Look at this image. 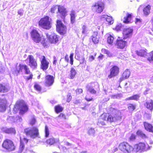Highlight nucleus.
Returning <instances> with one entry per match:
<instances>
[{
  "label": "nucleus",
  "instance_id": "13d9d810",
  "mask_svg": "<svg viewBox=\"0 0 153 153\" xmlns=\"http://www.w3.org/2000/svg\"><path fill=\"white\" fill-rule=\"evenodd\" d=\"M30 74V75L29 76H27L26 78V80H29L30 79H32L33 77V75L32 73H30V74Z\"/></svg>",
  "mask_w": 153,
  "mask_h": 153
},
{
  "label": "nucleus",
  "instance_id": "4d7b16f0",
  "mask_svg": "<svg viewBox=\"0 0 153 153\" xmlns=\"http://www.w3.org/2000/svg\"><path fill=\"white\" fill-rule=\"evenodd\" d=\"M36 122V120L33 117L31 120L30 122V123L31 125H33Z\"/></svg>",
  "mask_w": 153,
  "mask_h": 153
},
{
  "label": "nucleus",
  "instance_id": "0eeeda50",
  "mask_svg": "<svg viewBox=\"0 0 153 153\" xmlns=\"http://www.w3.org/2000/svg\"><path fill=\"white\" fill-rule=\"evenodd\" d=\"M104 8V4L101 2L95 3L92 6V10L97 13L102 12Z\"/></svg>",
  "mask_w": 153,
  "mask_h": 153
},
{
  "label": "nucleus",
  "instance_id": "864d4df0",
  "mask_svg": "<svg viewBox=\"0 0 153 153\" xmlns=\"http://www.w3.org/2000/svg\"><path fill=\"white\" fill-rule=\"evenodd\" d=\"M80 61V64H82L84 63L85 62V58L82 56V59H80V60H79Z\"/></svg>",
  "mask_w": 153,
  "mask_h": 153
},
{
  "label": "nucleus",
  "instance_id": "72a5a7b5",
  "mask_svg": "<svg viewBox=\"0 0 153 153\" xmlns=\"http://www.w3.org/2000/svg\"><path fill=\"white\" fill-rule=\"evenodd\" d=\"M86 89L87 91H89L90 93L91 94H96V91L94 90L93 88L89 85H88L87 86Z\"/></svg>",
  "mask_w": 153,
  "mask_h": 153
},
{
  "label": "nucleus",
  "instance_id": "393cba45",
  "mask_svg": "<svg viewBox=\"0 0 153 153\" xmlns=\"http://www.w3.org/2000/svg\"><path fill=\"white\" fill-rule=\"evenodd\" d=\"M97 35L98 33L97 32H94L92 36V41L95 44L98 43L99 42V36Z\"/></svg>",
  "mask_w": 153,
  "mask_h": 153
},
{
  "label": "nucleus",
  "instance_id": "bb28decb",
  "mask_svg": "<svg viewBox=\"0 0 153 153\" xmlns=\"http://www.w3.org/2000/svg\"><path fill=\"white\" fill-rule=\"evenodd\" d=\"M146 49L141 50L139 51H137L136 53L137 55L145 57L147 53Z\"/></svg>",
  "mask_w": 153,
  "mask_h": 153
},
{
  "label": "nucleus",
  "instance_id": "c03bdc74",
  "mask_svg": "<svg viewBox=\"0 0 153 153\" xmlns=\"http://www.w3.org/2000/svg\"><path fill=\"white\" fill-rule=\"evenodd\" d=\"M82 34H86L87 31V29L86 26L85 25H83L82 28Z\"/></svg>",
  "mask_w": 153,
  "mask_h": 153
},
{
  "label": "nucleus",
  "instance_id": "f257e3e1",
  "mask_svg": "<svg viewBox=\"0 0 153 153\" xmlns=\"http://www.w3.org/2000/svg\"><path fill=\"white\" fill-rule=\"evenodd\" d=\"M121 118V113L118 111H116L115 113L113 115L105 113L101 115L98 119L97 124L99 126L104 125L106 121L112 122L119 120Z\"/></svg>",
  "mask_w": 153,
  "mask_h": 153
},
{
  "label": "nucleus",
  "instance_id": "5701e85b",
  "mask_svg": "<svg viewBox=\"0 0 153 153\" xmlns=\"http://www.w3.org/2000/svg\"><path fill=\"white\" fill-rule=\"evenodd\" d=\"M101 19H105L108 22V23L110 25L113 24L114 22V20L112 19V18L107 15H102L101 17Z\"/></svg>",
  "mask_w": 153,
  "mask_h": 153
},
{
  "label": "nucleus",
  "instance_id": "6e6d98bb",
  "mask_svg": "<svg viewBox=\"0 0 153 153\" xmlns=\"http://www.w3.org/2000/svg\"><path fill=\"white\" fill-rule=\"evenodd\" d=\"M53 65H56V63H57V59L56 57L55 56H53Z\"/></svg>",
  "mask_w": 153,
  "mask_h": 153
},
{
  "label": "nucleus",
  "instance_id": "1a4fd4ad",
  "mask_svg": "<svg viewBox=\"0 0 153 153\" xmlns=\"http://www.w3.org/2000/svg\"><path fill=\"white\" fill-rule=\"evenodd\" d=\"M56 27L57 31L61 34L64 35L66 31V27L61 21H57Z\"/></svg>",
  "mask_w": 153,
  "mask_h": 153
},
{
  "label": "nucleus",
  "instance_id": "338daca9",
  "mask_svg": "<svg viewBox=\"0 0 153 153\" xmlns=\"http://www.w3.org/2000/svg\"><path fill=\"white\" fill-rule=\"evenodd\" d=\"M80 102V100H76L74 101V103L75 104H78Z\"/></svg>",
  "mask_w": 153,
  "mask_h": 153
},
{
  "label": "nucleus",
  "instance_id": "cd10ccee",
  "mask_svg": "<svg viewBox=\"0 0 153 153\" xmlns=\"http://www.w3.org/2000/svg\"><path fill=\"white\" fill-rule=\"evenodd\" d=\"M146 108L152 111L153 109V102L152 100L146 102L145 104Z\"/></svg>",
  "mask_w": 153,
  "mask_h": 153
},
{
  "label": "nucleus",
  "instance_id": "f3484780",
  "mask_svg": "<svg viewBox=\"0 0 153 153\" xmlns=\"http://www.w3.org/2000/svg\"><path fill=\"white\" fill-rule=\"evenodd\" d=\"M123 33V39H125L131 36L132 34L133 30L130 28H125L124 30Z\"/></svg>",
  "mask_w": 153,
  "mask_h": 153
},
{
  "label": "nucleus",
  "instance_id": "5fc2aeb1",
  "mask_svg": "<svg viewBox=\"0 0 153 153\" xmlns=\"http://www.w3.org/2000/svg\"><path fill=\"white\" fill-rule=\"evenodd\" d=\"M72 98V97L70 94H68L67 96V101L69 102L71 100Z\"/></svg>",
  "mask_w": 153,
  "mask_h": 153
},
{
  "label": "nucleus",
  "instance_id": "49530a36",
  "mask_svg": "<svg viewBox=\"0 0 153 153\" xmlns=\"http://www.w3.org/2000/svg\"><path fill=\"white\" fill-rule=\"evenodd\" d=\"M58 5H56L55 6L53 7L51 9V12L52 13H55V11L58 9Z\"/></svg>",
  "mask_w": 153,
  "mask_h": 153
},
{
  "label": "nucleus",
  "instance_id": "052dcab7",
  "mask_svg": "<svg viewBox=\"0 0 153 153\" xmlns=\"http://www.w3.org/2000/svg\"><path fill=\"white\" fill-rule=\"evenodd\" d=\"M23 10L20 9L18 10V14L20 15L21 16H22L23 15L22 12Z\"/></svg>",
  "mask_w": 153,
  "mask_h": 153
},
{
  "label": "nucleus",
  "instance_id": "09e8293b",
  "mask_svg": "<svg viewBox=\"0 0 153 153\" xmlns=\"http://www.w3.org/2000/svg\"><path fill=\"white\" fill-rule=\"evenodd\" d=\"M34 87L36 90L38 91H40L41 90V87L38 84H36L35 85Z\"/></svg>",
  "mask_w": 153,
  "mask_h": 153
},
{
  "label": "nucleus",
  "instance_id": "a878e982",
  "mask_svg": "<svg viewBox=\"0 0 153 153\" xmlns=\"http://www.w3.org/2000/svg\"><path fill=\"white\" fill-rule=\"evenodd\" d=\"M144 125L145 129L146 130L149 132H152V131H153V127L151 125L145 122L144 123Z\"/></svg>",
  "mask_w": 153,
  "mask_h": 153
},
{
  "label": "nucleus",
  "instance_id": "9d476101",
  "mask_svg": "<svg viewBox=\"0 0 153 153\" xmlns=\"http://www.w3.org/2000/svg\"><path fill=\"white\" fill-rule=\"evenodd\" d=\"M39 58L41 62V68L43 71L46 70L48 68L49 62L44 56H39Z\"/></svg>",
  "mask_w": 153,
  "mask_h": 153
},
{
  "label": "nucleus",
  "instance_id": "ddd939ff",
  "mask_svg": "<svg viewBox=\"0 0 153 153\" xmlns=\"http://www.w3.org/2000/svg\"><path fill=\"white\" fill-rule=\"evenodd\" d=\"M110 74L108 75L109 78L117 75L119 72V68L117 66H114L111 68L110 70Z\"/></svg>",
  "mask_w": 153,
  "mask_h": 153
},
{
  "label": "nucleus",
  "instance_id": "774afa93",
  "mask_svg": "<svg viewBox=\"0 0 153 153\" xmlns=\"http://www.w3.org/2000/svg\"><path fill=\"white\" fill-rule=\"evenodd\" d=\"M76 92H79V93H81L82 92V89H78L76 90Z\"/></svg>",
  "mask_w": 153,
  "mask_h": 153
},
{
  "label": "nucleus",
  "instance_id": "4468645a",
  "mask_svg": "<svg viewBox=\"0 0 153 153\" xmlns=\"http://www.w3.org/2000/svg\"><path fill=\"white\" fill-rule=\"evenodd\" d=\"M58 11L62 19H64L67 15V12L66 8L63 6L58 5Z\"/></svg>",
  "mask_w": 153,
  "mask_h": 153
},
{
  "label": "nucleus",
  "instance_id": "b1692460",
  "mask_svg": "<svg viewBox=\"0 0 153 153\" xmlns=\"http://www.w3.org/2000/svg\"><path fill=\"white\" fill-rule=\"evenodd\" d=\"M130 75V72L128 69L126 70L123 74L122 76L120 79V82L128 78Z\"/></svg>",
  "mask_w": 153,
  "mask_h": 153
},
{
  "label": "nucleus",
  "instance_id": "a211bd4d",
  "mask_svg": "<svg viewBox=\"0 0 153 153\" xmlns=\"http://www.w3.org/2000/svg\"><path fill=\"white\" fill-rule=\"evenodd\" d=\"M46 35L51 43H56L58 41V37L54 33L48 36V33H46Z\"/></svg>",
  "mask_w": 153,
  "mask_h": 153
},
{
  "label": "nucleus",
  "instance_id": "69168bd1",
  "mask_svg": "<svg viewBox=\"0 0 153 153\" xmlns=\"http://www.w3.org/2000/svg\"><path fill=\"white\" fill-rule=\"evenodd\" d=\"M134 100V96H133L131 97L127 98L126 99V100Z\"/></svg>",
  "mask_w": 153,
  "mask_h": 153
},
{
  "label": "nucleus",
  "instance_id": "9b49d317",
  "mask_svg": "<svg viewBox=\"0 0 153 153\" xmlns=\"http://www.w3.org/2000/svg\"><path fill=\"white\" fill-rule=\"evenodd\" d=\"M27 58L29 59V65L33 69L37 68V64L36 61L34 59L33 56L30 55L28 56Z\"/></svg>",
  "mask_w": 153,
  "mask_h": 153
},
{
  "label": "nucleus",
  "instance_id": "603ef678",
  "mask_svg": "<svg viewBox=\"0 0 153 153\" xmlns=\"http://www.w3.org/2000/svg\"><path fill=\"white\" fill-rule=\"evenodd\" d=\"M102 53H104L108 55L109 53V51L108 50L104 48H103L102 49Z\"/></svg>",
  "mask_w": 153,
  "mask_h": 153
},
{
  "label": "nucleus",
  "instance_id": "c756f323",
  "mask_svg": "<svg viewBox=\"0 0 153 153\" xmlns=\"http://www.w3.org/2000/svg\"><path fill=\"white\" fill-rule=\"evenodd\" d=\"M75 12L74 10H72L70 12L71 21L72 24H73L75 22Z\"/></svg>",
  "mask_w": 153,
  "mask_h": 153
},
{
  "label": "nucleus",
  "instance_id": "0e129e2a",
  "mask_svg": "<svg viewBox=\"0 0 153 153\" xmlns=\"http://www.w3.org/2000/svg\"><path fill=\"white\" fill-rule=\"evenodd\" d=\"M94 59V57L93 56H91L89 57V60L90 61H92Z\"/></svg>",
  "mask_w": 153,
  "mask_h": 153
},
{
  "label": "nucleus",
  "instance_id": "4c0bfd02",
  "mask_svg": "<svg viewBox=\"0 0 153 153\" xmlns=\"http://www.w3.org/2000/svg\"><path fill=\"white\" fill-rule=\"evenodd\" d=\"M113 37L111 36V35H110L108 37L107 42L109 44H111L113 43Z\"/></svg>",
  "mask_w": 153,
  "mask_h": 153
},
{
  "label": "nucleus",
  "instance_id": "3c124183",
  "mask_svg": "<svg viewBox=\"0 0 153 153\" xmlns=\"http://www.w3.org/2000/svg\"><path fill=\"white\" fill-rule=\"evenodd\" d=\"M6 68L4 67L0 66V72L1 73H4L6 70Z\"/></svg>",
  "mask_w": 153,
  "mask_h": 153
},
{
  "label": "nucleus",
  "instance_id": "79ce46f5",
  "mask_svg": "<svg viewBox=\"0 0 153 153\" xmlns=\"http://www.w3.org/2000/svg\"><path fill=\"white\" fill-rule=\"evenodd\" d=\"M123 29V26L121 24H118L116 27V29L117 31L121 30Z\"/></svg>",
  "mask_w": 153,
  "mask_h": 153
},
{
  "label": "nucleus",
  "instance_id": "a18cd8bd",
  "mask_svg": "<svg viewBox=\"0 0 153 153\" xmlns=\"http://www.w3.org/2000/svg\"><path fill=\"white\" fill-rule=\"evenodd\" d=\"M149 54L150 56L147 59L151 62L153 61V51L150 53Z\"/></svg>",
  "mask_w": 153,
  "mask_h": 153
},
{
  "label": "nucleus",
  "instance_id": "bf43d9fd",
  "mask_svg": "<svg viewBox=\"0 0 153 153\" xmlns=\"http://www.w3.org/2000/svg\"><path fill=\"white\" fill-rule=\"evenodd\" d=\"M140 97L139 94L134 95V100H139Z\"/></svg>",
  "mask_w": 153,
  "mask_h": 153
},
{
  "label": "nucleus",
  "instance_id": "20e7f679",
  "mask_svg": "<svg viewBox=\"0 0 153 153\" xmlns=\"http://www.w3.org/2000/svg\"><path fill=\"white\" fill-rule=\"evenodd\" d=\"M39 24L40 26L45 29L49 30L51 27V23L48 16L41 19L39 22Z\"/></svg>",
  "mask_w": 153,
  "mask_h": 153
},
{
  "label": "nucleus",
  "instance_id": "8fccbe9b",
  "mask_svg": "<svg viewBox=\"0 0 153 153\" xmlns=\"http://www.w3.org/2000/svg\"><path fill=\"white\" fill-rule=\"evenodd\" d=\"M120 95L119 94H116L115 95H113L111 96V98L113 99L117 98L120 97Z\"/></svg>",
  "mask_w": 153,
  "mask_h": 153
},
{
  "label": "nucleus",
  "instance_id": "6ab92c4d",
  "mask_svg": "<svg viewBox=\"0 0 153 153\" xmlns=\"http://www.w3.org/2000/svg\"><path fill=\"white\" fill-rule=\"evenodd\" d=\"M45 83L46 85L49 86L51 85L54 81L53 77L50 75H48L45 77Z\"/></svg>",
  "mask_w": 153,
  "mask_h": 153
},
{
  "label": "nucleus",
  "instance_id": "f704fd0d",
  "mask_svg": "<svg viewBox=\"0 0 153 153\" xmlns=\"http://www.w3.org/2000/svg\"><path fill=\"white\" fill-rule=\"evenodd\" d=\"M23 65L20 64L18 66L16 67V72L17 75L19 74L20 72L22 71Z\"/></svg>",
  "mask_w": 153,
  "mask_h": 153
},
{
  "label": "nucleus",
  "instance_id": "7ed1b4c3",
  "mask_svg": "<svg viewBox=\"0 0 153 153\" xmlns=\"http://www.w3.org/2000/svg\"><path fill=\"white\" fill-rule=\"evenodd\" d=\"M24 132L27 136L33 139L38 137L39 135L38 129L36 127L26 128L25 129Z\"/></svg>",
  "mask_w": 153,
  "mask_h": 153
},
{
  "label": "nucleus",
  "instance_id": "de8ad7c7",
  "mask_svg": "<svg viewBox=\"0 0 153 153\" xmlns=\"http://www.w3.org/2000/svg\"><path fill=\"white\" fill-rule=\"evenodd\" d=\"M128 108L130 111H133L134 110V106L132 104H128Z\"/></svg>",
  "mask_w": 153,
  "mask_h": 153
},
{
  "label": "nucleus",
  "instance_id": "dca6fc26",
  "mask_svg": "<svg viewBox=\"0 0 153 153\" xmlns=\"http://www.w3.org/2000/svg\"><path fill=\"white\" fill-rule=\"evenodd\" d=\"M145 149V145L144 143H140L134 145V152H140Z\"/></svg>",
  "mask_w": 153,
  "mask_h": 153
},
{
  "label": "nucleus",
  "instance_id": "2eb2a0df",
  "mask_svg": "<svg viewBox=\"0 0 153 153\" xmlns=\"http://www.w3.org/2000/svg\"><path fill=\"white\" fill-rule=\"evenodd\" d=\"M118 39H117V40L115 45L117 48L123 49L126 45L127 42L125 40H123V39H120L119 37L118 38Z\"/></svg>",
  "mask_w": 153,
  "mask_h": 153
},
{
  "label": "nucleus",
  "instance_id": "a19ab883",
  "mask_svg": "<svg viewBox=\"0 0 153 153\" xmlns=\"http://www.w3.org/2000/svg\"><path fill=\"white\" fill-rule=\"evenodd\" d=\"M45 137H48L49 134V131L48 127L46 125L45 126Z\"/></svg>",
  "mask_w": 153,
  "mask_h": 153
},
{
  "label": "nucleus",
  "instance_id": "423d86ee",
  "mask_svg": "<svg viewBox=\"0 0 153 153\" xmlns=\"http://www.w3.org/2000/svg\"><path fill=\"white\" fill-rule=\"evenodd\" d=\"M119 148L122 151L125 153H130L133 150V148L127 143H122L119 146Z\"/></svg>",
  "mask_w": 153,
  "mask_h": 153
},
{
  "label": "nucleus",
  "instance_id": "680f3d73",
  "mask_svg": "<svg viewBox=\"0 0 153 153\" xmlns=\"http://www.w3.org/2000/svg\"><path fill=\"white\" fill-rule=\"evenodd\" d=\"M130 141H133L134 140V135L132 134L129 138Z\"/></svg>",
  "mask_w": 153,
  "mask_h": 153
},
{
  "label": "nucleus",
  "instance_id": "e433bc0d",
  "mask_svg": "<svg viewBox=\"0 0 153 153\" xmlns=\"http://www.w3.org/2000/svg\"><path fill=\"white\" fill-rule=\"evenodd\" d=\"M23 69L25 70V74H29L31 73H30L29 68L26 65H23Z\"/></svg>",
  "mask_w": 153,
  "mask_h": 153
},
{
  "label": "nucleus",
  "instance_id": "58836bf2",
  "mask_svg": "<svg viewBox=\"0 0 153 153\" xmlns=\"http://www.w3.org/2000/svg\"><path fill=\"white\" fill-rule=\"evenodd\" d=\"M137 135L143 138H146V135L140 131H138L137 132Z\"/></svg>",
  "mask_w": 153,
  "mask_h": 153
},
{
  "label": "nucleus",
  "instance_id": "7c9ffc66",
  "mask_svg": "<svg viewBox=\"0 0 153 153\" xmlns=\"http://www.w3.org/2000/svg\"><path fill=\"white\" fill-rule=\"evenodd\" d=\"M151 6L149 5L145 7L143 9L144 14L146 16L149 15L150 13Z\"/></svg>",
  "mask_w": 153,
  "mask_h": 153
},
{
  "label": "nucleus",
  "instance_id": "37998d69",
  "mask_svg": "<svg viewBox=\"0 0 153 153\" xmlns=\"http://www.w3.org/2000/svg\"><path fill=\"white\" fill-rule=\"evenodd\" d=\"M135 23L138 25L137 27H140L141 24V20L140 19L136 18Z\"/></svg>",
  "mask_w": 153,
  "mask_h": 153
},
{
  "label": "nucleus",
  "instance_id": "c85d7f7f",
  "mask_svg": "<svg viewBox=\"0 0 153 153\" xmlns=\"http://www.w3.org/2000/svg\"><path fill=\"white\" fill-rule=\"evenodd\" d=\"M59 141L58 139H56L55 140L53 138H50L46 141V143L50 145L53 144L54 143H56Z\"/></svg>",
  "mask_w": 153,
  "mask_h": 153
},
{
  "label": "nucleus",
  "instance_id": "412c9836",
  "mask_svg": "<svg viewBox=\"0 0 153 153\" xmlns=\"http://www.w3.org/2000/svg\"><path fill=\"white\" fill-rule=\"evenodd\" d=\"M2 131L7 134H15L16 131L14 128H8L7 127H3L1 128Z\"/></svg>",
  "mask_w": 153,
  "mask_h": 153
},
{
  "label": "nucleus",
  "instance_id": "f8f14e48",
  "mask_svg": "<svg viewBox=\"0 0 153 153\" xmlns=\"http://www.w3.org/2000/svg\"><path fill=\"white\" fill-rule=\"evenodd\" d=\"M123 22L126 24H128L133 22L131 14L128 12H124L123 14Z\"/></svg>",
  "mask_w": 153,
  "mask_h": 153
},
{
  "label": "nucleus",
  "instance_id": "f03ea898",
  "mask_svg": "<svg viewBox=\"0 0 153 153\" xmlns=\"http://www.w3.org/2000/svg\"><path fill=\"white\" fill-rule=\"evenodd\" d=\"M20 110V113L21 114H24L26 112L28 108L23 101H18L14 106L13 111L15 113H16L18 111Z\"/></svg>",
  "mask_w": 153,
  "mask_h": 153
},
{
  "label": "nucleus",
  "instance_id": "6e6552de",
  "mask_svg": "<svg viewBox=\"0 0 153 153\" xmlns=\"http://www.w3.org/2000/svg\"><path fill=\"white\" fill-rule=\"evenodd\" d=\"M2 146L4 148L8 151H13L15 148L13 142L8 139H7L4 141Z\"/></svg>",
  "mask_w": 153,
  "mask_h": 153
},
{
  "label": "nucleus",
  "instance_id": "39448f33",
  "mask_svg": "<svg viewBox=\"0 0 153 153\" xmlns=\"http://www.w3.org/2000/svg\"><path fill=\"white\" fill-rule=\"evenodd\" d=\"M31 37L33 41L36 43L41 42L42 43H45V39L41 37L38 31L35 30H33L31 32Z\"/></svg>",
  "mask_w": 153,
  "mask_h": 153
},
{
  "label": "nucleus",
  "instance_id": "e2e57ef3",
  "mask_svg": "<svg viewBox=\"0 0 153 153\" xmlns=\"http://www.w3.org/2000/svg\"><path fill=\"white\" fill-rule=\"evenodd\" d=\"M16 119L17 121L18 120L19 122H21L22 120V118L19 116L16 117Z\"/></svg>",
  "mask_w": 153,
  "mask_h": 153
},
{
  "label": "nucleus",
  "instance_id": "473e14b6",
  "mask_svg": "<svg viewBox=\"0 0 153 153\" xmlns=\"http://www.w3.org/2000/svg\"><path fill=\"white\" fill-rule=\"evenodd\" d=\"M8 91V89L7 87L3 85L2 84H0V92H6Z\"/></svg>",
  "mask_w": 153,
  "mask_h": 153
},
{
  "label": "nucleus",
  "instance_id": "4be33fe9",
  "mask_svg": "<svg viewBox=\"0 0 153 153\" xmlns=\"http://www.w3.org/2000/svg\"><path fill=\"white\" fill-rule=\"evenodd\" d=\"M28 142V140L25 138H23V141H22L21 139L20 147L19 151V153H21L24 149L25 147L24 143H27Z\"/></svg>",
  "mask_w": 153,
  "mask_h": 153
},
{
  "label": "nucleus",
  "instance_id": "2f4dec72",
  "mask_svg": "<svg viewBox=\"0 0 153 153\" xmlns=\"http://www.w3.org/2000/svg\"><path fill=\"white\" fill-rule=\"evenodd\" d=\"M76 74V69L73 67L71 68L70 74V77L72 79L74 78Z\"/></svg>",
  "mask_w": 153,
  "mask_h": 153
},
{
  "label": "nucleus",
  "instance_id": "c9c22d12",
  "mask_svg": "<svg viewBox=\"0 0 153 153\" xmlns=\"http://www.w3.org/2000/svg\"><path fill=\"white\" fill-rule=\"evenodd\" d=\"M63 108L62 107L60 106L59 105H58L56 106L55 107V112L57 113H58L60 112H61L63 110Z\"/></svg>",
  "mask_w": 153,
  "mask_h": 153
},
{
  "label": "nucleus",
  "instance_id": "aec40b11",
  "mask_svg": "<svg viewBox=\"0 0 153 153\" xmlns=\"http://www.w3.org/2000/svg\"><path fill=\"white\" fill-rule=\"evenodd\" d=\"M7 100L5 99H0V112L4 111L6 110Z\"/></svg>",
  "mask_w": 153,
  "mask_h": 153
},
{
  "label": "nucleus",
  "instance_id": "ea45409f",
  "mask_svg": "<svg viewBox=\"0 0 153 153\" xmlns=\"http://www.w3.org/2000/svg\"><path fill=\"white\" fill-rule=\"evenodd\" d=\"M95 133V130L94 128H90L88 130V134L90 135L94 136Z\"/></svg>",
  "mask_w": 153,
  "mask_h": 153
}]
</instances>
